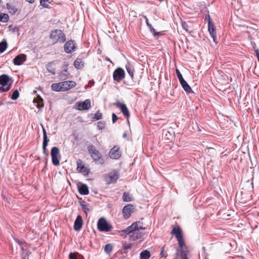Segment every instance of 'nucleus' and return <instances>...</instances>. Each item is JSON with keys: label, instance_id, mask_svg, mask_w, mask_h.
Returning <instances> with one entry per match:
<instances>
[{"label": "nucleus", "instance_id": "2", "mask_svg": "<svg viewBox=\"0 0 259 259\" xmlns=\"http://www.w3.org/2000/svg\"><path fill=\"white\" fill-rule=\"evenodd\" d=\"M87 149L93 161L95 162L96 164L102 165L104 163L105 160L102 154L99 150L96 149L94 145H91L88 146Z\"/></svg>", "mask_w": 259, "mask_h": 259}, {"label": "nucleus", "instance_id": "32", "mask_svg": "<svg viewBox=\"0 0 259 259\" xmlns=\"http://www.w3.org/2000/svg\"><path fill=\"white\" fill-rule=\"evenodd\" d=\"M125 68L130 76L132 78H133L134 72V67L129 63H127V64L125 65Z\"/></svg>", "mask_w": 259, "mask_h": 259}, {"label": "nucleus", "instance_id": "4", "mask_svg": "<svg viewBox=\"0 0 259 259\" xmlns=\"http://www.w3.org/2000/svg\"><path fill=\"white\" fill-rule=\"evenodd\" d=\"M172 246L174 248L176 249V257L175 259H189L190 251L188 247L185 245V244L181 246L179 245V248H178L175 244Z\"/></svg>", "mask_w": 259, "mask_h": 259}, {"label": "nucleus", "instance_id": "14", "mask_svg": "<svg viewBox=\"0 0 259 259\" xmlns=\"http://www.w3.org/2000/svg\"><path fill=\"white\" fill-rule=\"evenodd\" d=\"M134 209L135 207L133 204H128L125 205L122 209L123 217L126 219H128L131 215V212L134 211Z\"/></svg>", "mask_w": 259, "mask_h": 259}, {"label": "nucleus", "instance_id": "46", "mask_svg": "<svg viewBox=\"0 0 259 259\" xmlns=\"http://www.w3.org/2000/svg\"><path fill=\"white\" fill-rule=\"evenodd\" d=\"M176 73L180 82H181V81L184 79L180 71L178 69H176Z\"/></svg>", "mask_w": 259, "mask_h": 259}, {"label": "nucleus", "instance_id": "44", "mask_svg": "<svg viewBox=\"0 0 259 259\" xmlns=\"http://www.w3.org/2000/svg\"><path fill=\"white\" fill-rule=\"evenodd\" d=\"M105 122L104 121H99L97 123V127L99 130H103L105 128Z\"/></svg>", "mask_w": 259, "mask_h": 259}, {"label": "nucleus", "instance_id": "48", "mask_svg": "<svg viewBox=\"0 0 259 259\" xmlns=\"http://www.w3.org/2000/svg\"><path fill=\"white\" fill-rule=\"evenodd\" d=\"M14 239L20 246L26 243L25 241L24 240H20L17 238H14Z\"/></svg>", "mask_w": 259, "mask_h": 259}, {"label": "nucleus", "instance_id": "49", "mask_svg": "<svg viewBox=\"0 0 259 259\" xmlns=\"http://www.w3.org/2000/svg\"><path fill=\"white\" fill-rule=\"evenodd\" d=\"M112 117L113 123H115L116 121L118 119V117L117 116V115L114 113H113L112 114Z\"/></svg>", "mask_w": 259, "mask_h": 259}, {"label": "nucleus", "instance_id": "47", "mask_svg": "<svg viewBox=\"0 0 259 259\" xmlns=\"http://www.w3.org/2000/svg\"><path fill=\"white\" fill-rule=\"evenodd\" d=\"M8 28L10 30H12L13 32H18L19 30L18 27H15L14 28H13L12 25H10Z\"/></svg>", "mask_w": 259, "mask_h": 259}, {"label": "nucleus", "instance_id": "51", "mask_svg": "<svg viewBox=\"0 0 259 259\" xmlns=\"http://www.w3.org/2000/svg\"><path fill=\"white\" fill-rule=\"evenodd\" d=\"M254 52L255 53L257 60L259 59V50L258 49H256L254 50Z\"/></svg>", "mask_w": 259, "mask_h": 259}, {"label": "nucleus", "instance_id": "31", "mask_svg": "<svg viewBox=\"0 0 259 259\" xmlns=\"http://www.w3.org/2000/svg\"><path fill=\"white\" fill-rule=\"evenodd\" d=\"M122 200L124 202H130L133 200V198L127 192H124L122 195Z\"/></svg>", "mask_w": 259, "mask_h": 259}, {"label": "nucleus", "instance_id": "18", "mask_svg": "<svg viewBox=\"0 0 259 259\" xmlns=\"http://www.w3.org/2000/svg\"><path fill=\"white\" fill-rule=\"evenodd\" d=\"M26 60V56L21 54L16 56L13 59V63L15 65H21Z\"/></svg>", "mask_w": 259, "mask_h": 259}, {"label": "nucleus", "instance_id": "60", "mask_svg": "<svg viewBox=\"0 0 259 259\" xmlns=\"http://www.w3.org/2000/svg\"><path fill=\"white\" fill-rule=\"evenodd\" d=\"M158 1L159 2H163L164 0H158Z\"/></svg>", "mask_w": 259, "mask_h": 259}, {"label": "nucleus", "instance_id": "41", "mask_svg": "<svg viewBox=\"0 0 259 259\" xmlns=\"http://www.w3.org/2000/svg\"><path fill=\"white\" fill-rule=\"evenodd\" d=\"M47 2L50 3V0H40V4L41 6L44 8H49V5L47 4Z\"/></svg>", "mask_w": 259, "mask_h": 259}, {"label": "nucleus", "instance_id": "39", "mask_svg": "<svg viewBox=\"0 0 259 259\" xmlns=\"http://www.w3.org/2000/svg\"><path fill=\"white\" fill-rule=\"evenodd\" d=\"M167 247H166L165 245H164L161 249V251L160 252V257H166L168 256L167 254H165L164 252L167 250Z\"/></svg>", "mask_w": 259, "mask_h": 259}, {"label": "nucleus", "instance_id": "22", "mask_svg": "<svg viewBox=\"0 0 259 259\" xmlns=\"http://www.w3.org/2000/svg\"><path fill=\"white\" fill-rule=\"evenodd\" d=\"M47 70L53 75L56 74V67L54 65V62L52 61L48 63L46 66Z\"/></svg>", "mask_w": 259, "mask_h": 259}, {"label": "nucleus", "instance_id": "11", "mask_svg": "<svg viewBox=\"0 0 259 259\" xmlns=\"http://www.w3.org/2000/svg\"><path fill=\"white\" fill-rule=\"evenodd\" d=\"M125 77V72L124 70L118 67L116 69L113 73V78L114 81L118 82H120Z\"/></svg>", "mask_w": 259, "mask_h": 259}, {"label": "nucleus", "instance_id": "35", "mask_svg": "<svg viewBox=\"0 0 259 259\" xmlns=\"http://www.w3.org/2000/svg\"><path fill=\"white\" fill-rule=\"evenodd\" d=\"M8 48V44L6 39L0 42V53L4 52Z\"/></svg>", "mask_w": 259, "mask_h": 259}, {"label": "nucleus", "instance_id": "37", "mask_svg": "<svg viewBox=\"0 0 259 259\" xmlns=\"http://www.w3.org/2000/svg\"><path fill=\"white\" fill-rule=\"evenodd\" d=\"M113 250V245L108 243L105 245L104 247V251L108 254H110Z\"/></svg>", "mask_w": 259, "mask_h": 259}, {"label": "nucleus", "instance_id": "54", "mask_svg": "<svg viewBox=\"0 0 259 259\" xmlns=\"http://www.w3.org/2000/svg\"><path fill=\"white\" fill-rule=\"evenodd\" d=\"M106 60L107 61H110V62H111V61L110 59L109 58H106Z\"/></svg>", "mask_w": 259, "mask_h": 259}, {"label": "nucleus", "instance_id": "50", "mask_svg": "<svg viewBox=\"0 0 259 259\" xmlns=\"http://www.w3.org/2000/svg\"><path fill=\"white\" fill-rule=\"evenodd\" d=\"M43 153L48 156L49 155V153L47 150V147H42Z\"/></svg>", "mask_w": 259, "mask_h": 259}, {"label": "nucleus", "instance_id": "8", "mask_svg": "<svg viewBox=\"0 0 259 259\" xmlns=\"http://www.w3.org/2000/svg\"><path fill=\"white\" fill-rule=\"evenodd\" d=\"M51 155L53 164L55 166L59 165L60 164L59 158H60L59 148L57 147H52L51 151Z\"/></svg>", "mask_w": 259, "mask_h": 259}, {"label": "nucleus", "instance_id": "33", "mask_svg": "<svg viewBox=\"0 0 259 259\" xmlns=\"http://www.w3.org/2000/svg\"><path fill=\"white\" fill-rule=\"evenodd\" d=\"M7 8L9 10V13L12 15H14L18 11V9L14 5L9 3L7 4Z\"/></svg>", "mask_w": 259, "mask_h": 259}, {"label": "nucleus", "instance_id": "53", "mask_svg": "<svg viewBox=\"0 0 259 259\" xmlns=\"http://www.w3.org/2000/svg\"><path fill=\"white\" fill-rule=\"evenodd\" d=\"M30 4H33L34 2V0H26Z\"/></svg>", "mask_w": 259, "mask_h": 259}, {"label": "nucleus", "instance_id": "20", "mask_svg": "<svg viewBox=\"0 0 259 259\" xmlns=\"http://www.w3.org/2000/svg\"><path fill=\"white\" fill-rule=\"evenodd\" d=\"M78 190L80 194L85 195L89 194V189L87 185L81 184L78 186Z\"/></svg>", "mask_w": 259, "mask_h": 259}, {"label": "nucleus", "instance_id": "12", "mask_svg": "<svg viewBox=\"0 0 259 259\" xmlns=\"http://www.w3.org/2000/svg\"><path fill=\"white\" fill-rule=\"evenodd\" d=\"M113 105L116 107L117 108H119L123 115L126 118H129L130 114L125 104L120 102L119 100H117V101L115 103H113Z\"/></svg>", "mask_w": 259, "mask_h": 259}, {"label": "nucleus", "instance_id": "45", "mask_svg": "<svg viewBox=\"0 0 259 259\" xmlns=\"http://www.w3.org/2000/svg\"><path fill=\"white\" fill-rule=\"evenodd\" d=\"M94 118L96 120H99L102 118V114L99 111H98L94 115Z\"/></svg>", "mask_w": 259, "mask_h": 259}, {"label": "nucleus", "instance_id": "59", "mask_svg": "<svg viewBox=\"0 0 259 259\" xmlns=\"http://www.w3.org/2000/svg\"><path fill=\"white\" fill-rule=\"evenodd\" d=\"M3 104H3V103H2V102H0V106L2 105H3Z\"/></svg>", "mask_w": 259, "mask_h": 259}, {"label": "nucleus", "instance_id": "24", "mask_svg": "<svg viewBox=\"0 0 259 259\" xmlns=\"http://www.w3.org/2000/svg\"><path fill=\"white\" fill-rule=\"evenodd\" d=\"M181 83L182 88L185 90V91L187 93L189 94L190 93H193V91L190 87V85L188 84V83L185 81V79L181 81V82H180Z\"/></svg>", "mask_w": 259, "mask_h": 259}, {"label": "nucleus", "instance_id": "55", "mask_svg": "<svg viewBox=\"0 0 259 259\" xmlns=\"http://www.w3.org/2000/svg\"><path fill=\"white\" fill-rule=\"evenodd\" d=\"M122 137H123V138L126 137V133H124V134L123 135Z\"/></svg>", "mask_w": 259, "mask_h": 259}, {"label": "nucleus", "instance_id": "42", "mask_svg": "<svg viewBox=\"0 0 259 259\" xmlns=\"http://www.w3.org/2000/svg\"><path fill=\"white\" fill-rule=\"evenodd\" d=\"M182 26L187 32H191V30L189 29V25L186 22L182 21Z\"/></svg>", "mask_w": 259, "mask_h": 259}, {"label": "nucleus", "instance_id": "36", "mask_svg": "<svg viewBox=\"0 0 259 259\" xmlns=\"http://www.w3.org/2000/svg\"><path fill=\"white\" fill-rule=\"evenodd\" d=\"M9 20V16L6 13H0V21L7 22Z\"/></svg>", "mask_w": 259, "mask_h": 259}, {"label": "nucleus", "instance_id": "10", "mask_svg": "<svg viewBox=\"0 0 259 259\" xmlns=\"http://www.w3.org/2000/svg\"><path fill=\"white\" fill-rule=\"evenodd\" d=\"M77 46L75 41L70 40L67 41L64 46V51L67 54H71L77 50Z\"/></svg>", "mask_w": 259, "mask_h": 259}, {"label": "nucleus", "instance_id": "56", "mask_svg": "<svg viewBox=\"0 0 259 259\" xmlns=\"http://www.w3.org/2000/svg\"><path fill=\"white\" fill-rule=\"evenodd\" d=\"M89 87V85L88 84H86L84 87V88L85 89H87Z\"/></svg>", "mask_w": 259, "mask_h": 259}, {"label": "nucleus", "instance_id": "28", "mask_svg": "<svg viewBox=\"0 0 259 259\" xmlns=\"http://www.w3.org/2000/svg\"><path fill=\"white\" fill-rule=\"evenodd\" d=\"M51 89L56 92H63L62 84L60 82L52 84Z\"/></svg>", "mask_w": 259, "mask_h": 259}, {"label": "nucleus", "instance_id": "29", "mask_svg": "<svg viewBox=\"0 0 259 259\" xmlns=\"http://www.w3.org/2000/svg\"><path fill=\"white\" fill-rule=\"evenodd\" d=\"M42 132H43L42 147H47L48 145V143L49 142V139L47 137V131L43 126H42Z\"/></svg>", "mask_w": 259, "mask_h": 259}, {"label": "nucleus", "instance_id": "13", "mask_svg": "<svg viewBox=\"0 0 259 259\" xmlns=\"http://www.w3.org/2000/svg\"><path fill=\"white\" fill-rule=\"evenodd\" d=\"M82 161L81 159H78L77 161V170L79 172L82 173L84 176H87L89 175L90 170L89 168L85 167L84 164L82 163Z\"/></svg>", "mask_w": 259, "mask_h": 259}, {"label": "nucleus", "instance_id": "58", "mask_svg": "<svg viewBox=\"0 0 259 259\" xmlns=\"http://www.w3.org/2000/svg\"><path fill=\"white\" fill-rule=\"evenodd\" d=\"M118 259H123V256L120 257Z\"/></svg>", "mask_w": 259, "mask_h": 259}, {"label": "nucleus", "instance_id": "9", "mask_svg": "<svg viewBox=\"0 0 259 259\" xmlns=\"http://www.w3.org/2000/svg\"><path fill=\"white\" fill-rule=\"evenodd\" d=\"M208 30L210 35L213 38V41L215 44L218 43L217 41V32L215 30V26L211 20L209 15L208 16Z\"/></svg>", "mask_w": 259, "mask_h": 259}, {"label": "nucleus", "instance_id": "57", "mask_svg": "<svg viewBox=\"0 0 259 259\" xmlns=\"http://www.w3.org/2000/svg\"><path fill=\"white\" fill-rule=\"evenodd\" d=\"M90 82H91V83H93V84L94 83V81L93 80H90Z\"/></svg>", "mask_w": 259, "mask_h": 259}, {"label": "nucleus", "instance_id": "5", "mask_svg": "<svg viewBox=\"0 0 259 259\" xmlns=\"http://www.w3.org/2000/svg\"><path fill=\"white\" fill-rule=\"evenodd\" d=\"M11 78L7 74L0 75V93L8 92L11 88L12 82L9 83ZM12 82V80L11 81Z\"/></svg>", "mask_w": 259, "mask_h": 259}, {"label": "nucleus", "instance_id": "34", "mask_svg": "<svg viewBox=\"0 0 259 259\" xmlns=\"http://www.w3.org/2000/svg\"><path fill=\"white\" fill-rule=\"evenodd\" d=\"M69 259H84L82 255L78 252H71L69 255Z\"/></svg>", "mask_w": 259, "mask_h": 259}, {"label": "nucleus", "instance_id": "27", "mask_svg": "<svg viewBox=\"0 0 259 259\" xmlns=\"http://www.w3.org/2000/svg\"><path fill=\"white\" fill-rule=\"evenodd\" d=\"M118 179V176L116 174L110 175L106 179V182L108 184L115 183Z\"/></svg>", "mask_w": 259, "mask_h": 259}, {"label": "nucleus", "instance_id": "7", "mask_svg": "<svg viewBox=\"0 0 259 259\" xmlns=\"http://www.w3.org/2000/svg\"><path fill=\"white\" fill-rule=\"evenodd\" d=\"M171 234L175 235L178 241L179 245L181 246L183 244H185L183 232L181 229L179 227H174L171 231Z\"/></svg>", "mask_w": 259, "mask_h": 259}, {"label": "nucleus", "instance_id": "1", "mask_svg": "<svg viewBox=\"0 0 259 259\" xmlns=\"http://www.w3.org/2000/svg\"><path fill=\"white\" fill-rule=\"evenodd\" d=\"M145 228L143 227V223L140 221L133 223L130 226L127 227L121 232L125 234L130 235L131 240L135 241L141 239L142 237V233H140V230H145Z\"/></svg>", "mask_w": 259, "mask_h": 259}, {"label": "nucleus", "instance_id": "30", "mask_svg": "<svg viewBox=\"0 0 259 259\" xmlns=\"http://www.w3.org/2000/svg\"><path fill=\"white\" fill-rule=\"evenodd\" d=\"M151 256V253L148 250L142 251L140 254V259H149Z\"/></svg>", "mask_w": 259, "mask_h": 259}, {"label": "nucleus", "instance_id": "43", "mask_svg": "<svg viewBox=\"0 0 259 259\" xmlns=\"http://www.w3.org/2000/svg\"><path fill=\"white\" fill-rule=\"evenodd\" d=\"M132 243L127 244L125 242L122 243V247H123V249L125 250H126L128 249H131L132 248Z\"/></svg>", "mask_w": 259, "mask_h": 259}, {"label": "nucleus", "instance_id": "25", "mask_svg": "<svg viewBox=\"0 0 259 259\" xmlns=\"http://www.w3.org/2000/svg\"><path fill=\"white\" fill-rule=\"evenodd\" d=\"M144 17L145 19L146 24L148 27L150 32L152 33L153 35L155 36L159 35L160 34V32H156L155 29L152 27V25L149 23L148 18L146 16H144Z\"/></svg>", "mask_w": 259, "mask_h": 259}, {"label": "nucleus", "instance_id": "40", "mask_svg": "<svg viewBox=\"0 0 259 259\" xmlns=\"http://www.w3.org/2000/svg\"><path fill=\"white\" fill-rule=\"evenodd\" d=\"M19 92H18V91L17 90H15L13 92L11 98L13 100H16L19 98Z\"/></svg>", "mask_w": 259, "mask_h": 259}, {"label": "nucleus", "instance_id": "15", "mask_svg": "<svg viewBox=\"0 0 259 259\" xmlns=\"http://www.w3.org/2000/svg\"><path fill=\"white\" fill-rule=\"evenodd\" d=\"M77 109L78 110H87L91 108V101L90 99H86L83 102H77Z\"/></svg>", "mask_w": 259, "mask_h": 259}, {"label": "nucleus", "instance_id": "38", "mask_svg": "<svg viewBox=\"0 0 259 259\" xmlns=\"http://www.w3.org/2000/svg\"><path fill=\"white\" fill-rule=\"evenodd\" d=\"M79 203L81 206L82 209L84 211L85 213H87V211H90V209L88 208L87 205L86 204V202L84 201H79Z\"/></svg>", "mask_w": 259, "mask_h": 259}, {"label": "nucleus", "instance_id": "21", "mask_svg": "<svg viewBox=\"0 0 259 259\" xmlns=\"http://www.w3.org/2000/svg\"><path fill=\"white\" fill-rule=\"evenodd\" d=\"M69 75L70 73L68 71L67 69L66 68L62 70L61 72L59 73L58 77L60 80H65L68 78Z\"/></svg>", "mask_w": 259, "mask_h": 259}, {"label": "nucleus", "instance_id": "19", "mask_svg": "<svg viewBox=\"0 0 259 259\" xmlns=\"http://www.w3.org/2000/svg\"><path fill=\"white\" fill-rule=\"evenodd\" d=\"M82 223H83V221H82V217L81 215H78L77 217V218L75 221L74 224L73 228H74V230L76 231L80 230V229L82 227Z\"/></svg>", "mask_w": 259, "mask_h": 259}, {"label": "nucleus", "instance_id": "23", "mask_svg": "<svg viewBox=\"0 0 259 259\" xmlns=\"http://www.w3.org/2000/svg\"><path fill=\"white\" fill-rule=\"evenodd\" d=\"M33 102L36 103V107L38 108H41L44 106V100L39 95H37L36 98H34Z\"/></svg>", "mask_w": 259, "mask_h": 259}, {"label": "nucleus", "instance_id": "3", "mask_svg": "<svg viewBox=\"0 0 259 259\" xmlns=\"http://www.w3.org/2000/svg\"><path fill=\"white\" fill-rule=\"evenodd\" d=\"M50 38L53 40V44L57 42L64 43L66 38L65 33L60 29H55L51 32Z\"/></svg>", "mask_w": 259, "mask_h": 259}, {"label": "nucleus", "instance_id": "17", "mask_svg": "<svg viewBox=\"0 0 259 259\" xmlns=\"http://www.w3.org/2000/svg\"><path fill=\"white\" fill-rule=\"evenodd\" d=\"M119 149V148L117 146H114L111 148L109 153L111 158L117 159L121 157V153Z\"/></svg>", "mask_w": 259, "mask_h": 259}, {"label": "nucleus", "instance_id": "26", "mask_svg": "<svg viewBox=\"0 0 259 259\" xmlns=\"http://www.w3.org/2000/svg\"><path fill=\"white\" fill-rule=\"evenodd\" d=\"M74 67L77 69H81L84 67V63L81 58H77L74 62Z\"/></svg>", "mask_w": 259, "mask_h": 259}, {"label": "nucleus", "instance_id": "16", "mask_svg": "<svg viewBox=\"0 0 259 259\" xmlns=\"http://www.w3.org/2000/svg\"><path fill=\"white\" fill-rule=\"evenodd\" d=\"M62 84L63 92L68 91L76 85L74 81L67 80L60 82Z\"/></svg>", "mask_w": 259, "mask_h": 259}, {"label": "nucleus", "instance_id": "52", "mask_svg": "<svg viewBox=\"0 0 259 259\" xmlns=\"http://www.w3.org/2000/svg\"><path fill=\"white\" fill-rule=\"evenodd\" d=\"M47 161H46V165H45V166L44 168H42V170H41V171H42V172H44V173H45V172H46V166H47Z\"/></svg>", "mask_w": 259, "mask_h": 259}, {"label": "nucleus", "instance_id": "6", "mask_svg": "<svg viewBox=\"0 0 259 259\" xmlns=\"http://www.w3.org/2000/svg\"><path fill=\"white\" fill-rule=\"evenodd\" d=\"M97 227L98 230L101 232H108L112 229V225L108 223L104 218H101L99 219Z\"/></svg>", "mask_w": 259, "mask_h": 259}]
</instances>
